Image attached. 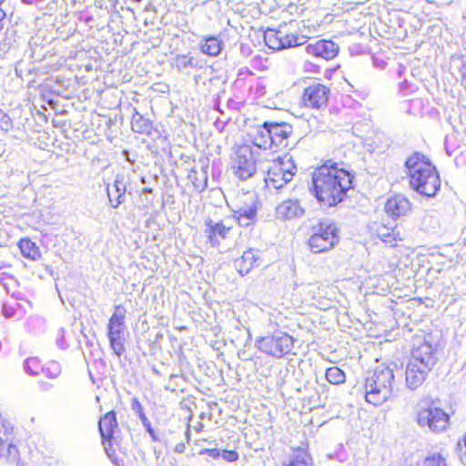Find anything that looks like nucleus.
<instances>
[{
  "label": "nucleus",
  "instance_id": "412c9836",
  "mask_svg": "<svg viewBox=\"0 0 466 466\" xmlns=\"http://www.w3.org/2000/svg\"><path fill=\"white\" fill-rule=\"evenodd\" d=\"M269 132V122H264L262 126L255 127L250 135L254 145L263 149L271 148L272 140Z\"/></svg>",
  "mask_w": 466,
  "mask_h": 466
},
{
  "label": "nucleus",
  "instance_id": "72a5a7b5",
  "mask_svg": "<svg viewBox=\"0 0 466 466\" xmlns=\"http://www.w3.org/2000/svg\"><path fill=\"white\" fill-rule=\"evenodd\" d=\"M235 214L243 217H251L253 219L257 218V207L255 205V198L251 197V205L248 207L239 208L238 210L235 211Z\"/></svg>",
  "mask_w": 466,
  "mask_h": 466
},
{
  "label": "nucleus",
  "instance_id": "7ed1b4c3",
  "mask_svg": "<svg viewBox=\"0 0 466 466\" xmlns=\"http://www.w3.org/2000/svg\"><path fill=\"white\" fill-rule=\"evenodd\" d=\"M411 187L421 195L433 197L441 187L435 167L423 155L415 153L405 162Z\"/></svg>",
  "mask_w": 466,
  "mask_h": 466
},
{
  "label": "nucleus",
  "instance_id": "8fccbe9b",
  "mask_svg": "<svg viewBox=\"0 0 466 466\" xmlns=\"http://www.w3.org/2000/svg\"><path fill=\"white\" fill-rule=\"evenodd\" d=\"M176 377H177V375H175V374H171V375H170V379H173V378H176Z\"/></svg>",
  "mask_w": 466,
  "mask_h": 466
},
{
  "label": "nucleus",
  "instance_id": "79ce46f5",
  "mask_svg": "<svg viewBox=\"0 0 466 466\" xmlns=\"http://www.w3.org/2000/svg\"><path fill=\"white\" fill-rule=\"evenodd\" d=\"M431 222H435L431 216H430V215H424L423 216V218H422V227L424 228L425 230H429L430 229V226H431Z\"/></svg>",
  "mask_w": 466,
  "mask_h": 466
},
{
  "label": "nucleus",
  "instance_id": "de8ad7c7",
  "mask_svg": "<svg viewBox=\"0 0 466 466\" xmlns=\"http://www.w3.org/2000/svg\"><path fill=\"white\" fill-rule=\"evenodd\" d=\"M144 191H145V192H147V193H149V194H151V193H152V190H151V189H148V188H145V189H144Z\"/></svg>",
  "mask_w": 466,
  "mask_h": 466
},
{
  "label": "nucleus",
  "instance_id": "6ab92c4d",
  "mask_svg": "<svg viewBox=\"0 0 466 466\" xmlns=\"http://www.w3.org/2000/svg\"><path fill=\"white\" fill-rule=\"evenodd\" d=\"M410 210V203L402 195H396L389 198L385 204V211L393 218L406 216Z\"/></svg>",
  "mask_w": 466,
  "mask_h": 466
},
{
  "label": "nucleus",
  "instance_id": "a878e982",
  "mask_svg": "<svg viewBox=\"0 0 466 466\" xmlns=\"http://www.w3.org/2000/svg\"><path fill=\"white\" fill-rule=\"evenodd\" d=\"M222 42L215 36L207 37L205 44L201 45L202 53L210 56H217L222 50Z\"/></svg>",
  "mask_w": 466,
  "mask_h": 466
},
{
  "label": "nucleus",
  "instance_id": "ea45409f",
  "mask_svg": "<svg viewBox=\"0 0 466 466\" xmlns=\"http://www.w3.org/2000/svg\"><path fill=\"white\" fill-rule=\"evenodd\" d=\"M234 217L236 218V219L238 220V223L241 227H249L256 222V219H253L251 217L248 218V216L243 217V216L235 214Z\"/></svg>",
  "mask_w": 466,
  "mask_h": 466
},
{
  "label": "nucleus",
  "instance_id": "cd10ccee",
  "mask_svg": "<svg viewBox=\"0 0 466 466\" xmlns=\"http://www.w3.org/2000/svg\"><path fill=\"white\" fill-rule=\"evenodd\" d=\"M271 165H278L281 167V171L286 175L289 173L292 175V177L295 175L296 166L291 157L285 155L283 157H279L277 160H274Z\"/></svg>",
  "mask_w": 466,
  "mask_h": 466
},
{
  "label": "nucleus",
  "instance_id": "09e8293b",
  "mask_svg": "<svg viewBox=\"0 0 466 466\" xmlns=\"http://www.w3.org/2000/svg\"><path fill=\"white\" fill-rule=\"evenodd\" d=\"M3 286L5 289V290L8 292L7 285L5 283H3Z\"/></svg>",
  "mask_w": 466,
  "mask_h": 466
},
{
  "label": "nucleus",
  "instance_id": "7c9ffc66",
  "mask_svg": "<svg viewBox=\"0 0 466 466\" xmlns=\"http://www.w3.org/2000/svg\"><path fill=\"white\" fill-rule=\"evenodd\" d=\"M19 248L22 254L26 258L35 259L39 256L38 248L29 239H22L19 243Z\"/></svg>",
  "mask_w": 466,
  "mask_h": 466
},
{
  "label": "nucleus",
  "instance_id": "c756f323",
  "mask_svg": "<svg viewBox=\"0 0 466 466\" xmlns=\"http://www.w3.org/2000/svg\"><path fill=\"white\" fill-rule=\"evenodd\" d=\"M173 66L178 71L193 68L197 66L194 57L189 55H177L174 58Z\"/></svg>",
  "mask_w": 466,
  "mask_h": 466
},
{
  "label": "nucleus",
  "instance_id": "c85d7f7f",
  "mask_svg": "<svg viewBox=\"0 0 466 466\" xmlns=\"http://www.w3.org/2000/svg\"><path fill=\"white\" fill-rule=\"evenodd\" d=\"M311 459L304 451L294 452L289 459V462L285 466H310Z\"/></svg>",
  "mask_w": 466,
  "mask_h": 466
},
{
  "label": "nucleus",
  "instance_id": "1a4fd4ad",
  "mask_svg": "<svg viewBox=\"0 0 466 466\" xmlns=\"http://www.w3.org/2000/svg\"><path fill=\"white\" fill-rule=\"evenodd\" d=\"M329 89L322 84L314 83L305 88L302 103L305 106L319 109L326 106Z\"/></svg>",
  "mask_w": 466,
  "mask_h": 466
},
{
  "label": "nucleus",
  "instance_id": "f03ea898",
  "mask_svg": "<svg viewBox=\"0 0 466 466\" xmlns=\"http://www.w3.org/2000/svg\"><path fill=\"white\" fill-rule=\"evenodd\" d=\"M397 364H380L366 378L365 398L367 402L379 406L396 395L395 372H400Z\"/></svg>",
  "mask_w": 466,
  "mask_h": 466
},
{
  "label": "nucleus",
  "instance_id": "4be33fe9",
  "mask_svg": "<svg viewBox=\"0 0 466 466\" xmlns=\"http://www.w3.org/2000/svg\"><path fill=\"white\" fill-rule=\"evenodd\" d=\"M133 111L131 118L132 130L142 135H149L153 128L152 122L140 115L136 108H133Z\"/></svg>",
  "mask_w": 466,
  "mask_h": 466
},
{
  "label": "nucleus",
  "instance_id": "c9c22d12",
  "mask_svg": "<svg viewBox=\"0 0 466 466\" xmlns=\"http://www.w3.org/2000/svg\"><path fill=\"white\" fill-rule=\"evenodd\" d=\"M422 466H446L445 460L439 454L428 457Z\"/></svg>",
  "mask_w": 466,
  "mask_h": 466
},
{
  "label": "nucleus",
  "instance_id": "a211bd4d",
  "mask_svg": "<svg viewBox=\"0 0 466 466\" xmlns=\"http://www.w3.org/2000/svg\"><path fill=\"white\" fill-rule=\"evenodd\" d=\"M259 265V256L257 250L249 248L242 256L234 261V267L241 276H245L250 270Z\"/></svg>",
  "mask_w": 466,
  "mask_h": 466
},
{
  "label": "nucleus",
  "instance_id": "e433bc0d",
  "mask_svg": "<svg viewBox=\"0 0 466 466\" xmlns=\"http://www.w3.org/2000/svg\"><path fill=\"white\" fill-rule=\"evenodd\" d=\"M12 37L13 34L11 35H8L7 33L5 34V38L0 41V53L5 54L10 49L13 44Z\"/></svg>",
  "mask_w": 466,
  "mask_h": 466
},
{
  "label": "nucleus",
  "instance_id": "bb28decb",
  "mask_svg": "<svg viewBox=\"0 0 466 466\" xmlns=\"http://www.w3.org/2000/svg\"><path fill=\"white\" fill-rule=\"evenodd\" d=\"M187 178L190 180L197 191L202 192L208 186V177L205 172H202L199 175L196 170H191Z\"/></svg>",
  "mask_w": 466,
  "mask_h": 466
},
{
  "label": "nucleus",
  "instance_id": "ddd939ff",
  "mask_svg": "<svg viewBox=\"0 0 466 466\" xmlns=\"http://www.w3.org/2000/svg\"><path fill=\"white\" fill-rule=\"evenodd\" d=\"M306 52L315 57L325 60L333 59L339 52V46L332 41L319 40L306 46Z\"/></svg>",
  "mask_w": 466,
  "mask_h": 466
},
{
  "label": "nucleus",
  "instance_id": "f3484780",
  "mask_svg": "<svg viewBox=\"0 0 466 466\" xmlns=\"http://www.w3.org/2000/svg\"><path fill=\"white\" fill-rule=\"evenodd\" d=\"M127 185L124 177L117 175L112 186H107L106 192L112 208H116L125 202Z\"/></svg>",
  "mask_w": 466,
  "mask_h": 466
},
{
  "label": "nucleus",
  "instance_id": "a18cd8bd",
  "mask_svg": "<svg viewBox=\"0 0 466 466\" xmlns=\"http://www.w3.org/2000/svg\"><path fill=\"white\" fill-rule=\"evenodd\" d=\"M5 145L0 142V157L5 153Z\"/></svg>",
  "mask_w": 466,
  "mask_h": 466
},
{
  "label": "nucleus",
  "instance_id": "37998d69",
  "mask_svg": "<svg viewBox=\"0 0 466 466\" xmlns=\"http://www.w3.org/2000/svg\"><path fill=\"white\" fill-rule=\"evenodd\" d=\"M205 452L212 458H218L221 455V451L218 449H208L205 451Z\"/></svg>",
  "mask_w": 466,
  "mask_h": 466
},
{
  "label": "nucleus",
  "instance_id": "0eeeda50",
  "mask_svg": "<svg viewBox=\"0 0 466 466\" xmlns=\"http://www.w3.org/2000/svg\"><path fill=\"white\" fill-rule=\"evenodd\" d=\"M417 422L432 432H441L449 426V415L441 408L429 406L418 411Z\"/></svg>",
  "mask_w": 466,
  "mask_h": 466
},
{
  "label": "nucleus",
  "instance_id": "2f4dec72",
  "mask_svg": "<svg viewBox=\"0 0 466 466\" xmlns=\"http://www.w3.org/2000/svg\"><path fill=\"white\" fill-rule=\"evenodd\" d=\"M344 372L338 367H331L326 370V379L332 384H341L345 381Z\"/></svg>",
  "mask_w": 466,
  "mask_h": 466
},
{
  "label": "nucleus",
  "instance_id": "58836bf2",
  "mask_svg": "<svg viewBox=\"0 0 466 466\" xmlns=\"http://www.w3.org/2000/svg\"><path fill=\"white\" fill-rule=\"evenodd\" d=\"M43 371L50 378H56L60 373V368L56 362L53 361L51 367L44 368Z\"/></svg>",
  "mask_w": 466,
  "mask_h": 466
},
{
  "label": "nucleus",
  "instance_id": "dca6fc26",
  "mask_svg": "<svg viewBox=\"0 0 466 466\" xmlns=\"http://www.w3.org/2000/svg\"><path fill=\"white\" fill-rule=\"evenodd\" d=\"M292 180V175L288 173L287 175L281 171V167L278 165H270L268 167L267 176L265 177L266 186L273 187L275 189H280L287 183Z\"/></svg>",
  "mask_w": 466,
  "mask_h": 466
},
{
  "label": "nucleus",
  "instance_id": "423d86ee",
  "mask_svg": "<svg viewBox=\"0 0 466 466\" xmlns=\"http://www.w3.org/2000/svg\"><path fill=\"white\" fill-rule=\"evenodd\" d=\"M338 242V228L328 221H322L314 228V233L309 239V246L314 253L329 250Z\"/></svg>",
  "mask_w": 466,
  "mask_h": 466
},
{
  "label": "nucleus",
  "instance_id": "5701e85b",
  "mask_svg": "<svg viewBox=\"0 0 466 466\" xmlns=\"http://www.w3.org/2000/svg\"><path fill=\"white\" fill-rule=\"evenodd\" d=\"M131 410L136 413L137 414L138 418L140 419L141 420V423L143 424V426L145 427L146 431L148 432V434L150 435V438L153 441H158V438L157 436L156 435L155 431H154V429L152 428L147 417L146 416V414L144 413V409H143V406L142 404L139 402V400L137 399V398H133L131 400Z\"/></svg>",
  "mask_w": 466,
  "mask_h": 466
},
{
  "label": "nucleus",
  "instance_id": "4c0bfd02",
  "mask_svg": "<svg viewBox=\"0 0 466 466\" xmlns=\"http://www.w3.org/2000/svg\"><path fill=\"white\" fill-rule=\"evenodd\" d=\"M12 127L11 118L0 109V128L9 130Z\"/></svg>",
  "mask_w": 466,
  "mask_h": 466
},
{
  "label": "nucleus",
  "instance_id": "a19ab883",
  "mask_svg": "<svg viewBox=\"0 0 466 466\" xmlns=\"http://www.w3.org/2000/svg\"><path fill=\"white\" fill-rule=\"evenodd\" d=\"M220 456L227 461H235L238 458L236 451L227 450L222 451Z\"/></svg>",
  "mask_w": 466,
  "mask_h": 466
},
{
  "label": "nucleus",
  "instance_id": "49530a36",
  "mask_svg": "<svg viewBox=\"0 0 466 466\" xmlns=\"http://www.w3.org/2000/svg\"><path fill=\"white\" fill-rule=\"evenodd\" d=\"M186 437H187V441H189V438H190V432H189V428L187 429L186 431Z\"/></svg>",
  "mask_w": 466,
  "mask_h": 466
},
{
  "label": "nucleus",
  "instance_id": "f704fd0d",
  "mask_svg": "<svg viewBox=\"0 0 466 466\" xmlns=\"http://www.w3.org/2000/svg\"><path fill=\"white\" fill-rule=\"evenodd\" d=\"M299 38L297 35H288L282 31L281 42H283V49L302 45V43L299 42Z\"/></svg>",
  "mask_w": 466,
  "mask_h": 466
},
{
  "label": "nucleus",
  "instance_id": "9d476101",
  "mask_svg": "<svg viewBox=\"0 0 466 466\" xmlns=\"http://www.w3.org/2000/svg\"><path fill=\"white\" fill-rule=\"evenodd\" d=\"M98 430L102 438L104 448L106 451H107V445H111V441L119 431L116 414L114 410L108 411L100 418L98 421Z\"/></svg>",
  "mask_w": 466,
  "mask_h": 466
},
{
  "label": "nucleus",
  "instance_id": "20e7f679",
  "mask_svg": "<svg viewBox=\"0 0 466 466\" xmlns=\"http://www.w3.org/2000/svg\"><path fill=\"white\" fill-rule=\"evenodd\" d=\"M126 313L127 310L123 306H116L107 324V338L110 348L118 357L122 356L126 350L125 342L128 334L125 324Z\"/></svg>",
  "mask_w": 466,
  "mask_h": 466
},
{
  "label": "nucleus",
  "instance_id": "4468645a",
  "mask_svg": "<svg viewBox=\"0 0 466 466\" xmlns=\"http://www.w3.org/2000/svg\"><path fill=\"white\" fill-rule=\"evenodd\" d=\"M204 226V235L212 247L219 244V238L225 239L231 228L222 222H215L212 219L205 220Z\"/></svg>",
  "mask_w": 466,
  "mask_h": 466
},
{
  "label": "nucleus",
  "instance_id": "6e6552de",
  "mask_svg": "<svg viewBox=\"0 0 466 466\" xmlns=\"http://www.w3.org/2000/svg\"><path fill=\"white\" fill-rule=\"evenodd\" d=\"M232 168L240 179H248L255 174L256 161L248 147H239L236 151Z\"/></svg>",
  "mask_w": 466,
  "mask_h": 466
},
{
  "label": "nucleus",
  "instance_id": "393cba45",
  "mask_svg": "<svg viewBox=\"0 0 466 466\" xmlns=\"http://www.w3.org/2000/svg\"><path fill=\"white\" fill-rule=\"evenodd\" d=\"M282 30L268 29L264 34L266 45L274 50L283 49V42H281Z\"/></svg>",
  "mask_w": 466,
  "mask_h": 466
},
{
  "label": "nucleus",
  "instance_id": "39448f33",
  "mask_svg": "<svg viewBox=\"0 0 466 466\" xmlns=\"http://www.w3.org/2000/svg\"><path fill=\"white\" fill-rule=\"evenodd\" d=\"M255 344L261 352L276 358H282L292 350L294 339L287 333L277 332L257 339Z\"/></svg>",
  "mask_w": 466,
  "mask_h": 466
},
{
  "label": "nucleus",
  "instance_id": "f257e3e1",
  "mask_svg": "<svg viewBox=\"0 0 466 466\" xmlns=\"http://www.w3.org/2000/svg\"><path fill=\"white\" fill-rule=\"evenodd\" d=\"M315 197L324 206L332 207L341 202L351 187L350 174L335 166L323 165L312 174Z\"/></svg>",
  "mask_w": 466,
  "mask_h": 466
},
{
  "label": "nucleus",
  "instance_id": "b1692460",
  "mask_svg": "<svg viewBox=\"0 0 466 466\" xmlns=\"http://www.w3.org/2000/svg\"><path fill=\"white\" fill-rule=\"evenodd\" d=\"M377 235L382 242L390 247L397 246V243L402 240L400 231H398L395 228H387L385 226H381L378 228Z\"/></svg>",
  "mask_w": 466,
  "mask_h": 466
},
{
  "label": "nucleus",
  "instance_id": "2eb2a0df",
  "mask_svg": "<svg viewBox=\"0 0 466 466\" xmlns=\"http://www.w3.org/2000/svg\"><path fill=\"white\" fill-rule=\"evenodd\" d=\"M269 134L272 140V147H287L288 138L293 132L291 125L286 122H269Z\"/></svg>",
  "mask_w": 466,
  "mask_h": 466
},
{
  "label": "nucleus",
  "instance_id": "aec40b11",
  "mask_svg": "<svg viewBox=\"0 0 466 466\" xmlns=\"http://www.w3.org/2000/svg\"><path fill=\"white\" fill-rule=\"evenodd\" d=\"M276 213L279 218L292 219L302 217L304 209L298 200L287 199L277 207Z\"/></svg>",
  "mask_w": 466,
  "mask_h": 466
},
{
  "label": "nucleus",
  "instance_id": "473e14b6",
  "mask_svg": "<svg viewBox=\"0 0 466 466\" xmlns=\"http://www.w3.org/2000/svg\"><path fill=\"white\" fill-rule=\"evenodd\" d=\"M24 370L30 376H36L39 374V370H43L40 361L37 358H28L24 362Z\"/></svg>",
  "mask_w": 466,
  "mask_h": 466
},
{
  "label": "nucleus",
  "instance_id": "9b49d317",
  "mask_svg": "<svg viewBox=\"0 0 466 466\" xmlns=\"http://www.w3.org/2000/svg\"><path fill=\"white\" fill-rule=\"evenodd\" d=\"M409 361L433 368L437 361L435 349L426 341L414 345Z\"/></svg>",
  "mask_w": 466,
  "mask_h": 466
},
{
  "label": "nucleus",
  "instance_id": "f8f14e48",
  "mask_svg": "<svg viewBox=\"0 0 466 466\" xmlns=\"http://www.w3.org/2000/svg\"><path fill=\"white\" fill-rule=\"evenodd\" d=\"M432 368L408 361L405 370L406 386L410 390H417L425 381Z\"/></svg>",
  "mask_w": 466,
  "mask_h": 466
},
{
  "label": "nucleus",
  "instance_id": "c03bdc74",
  "mask_svg": "<svg viewBox=\"0 0 466 466\" xmlns=\"http://www.w3.org/2000/svg\"><path fill=\"white\" fill-rule=\"evenodd\" d=\"M184 451H185V444L179 443V444L176 445V447H175L176 452L182 453V452H184Z\"/></svg>",
  "mask_w": 466,
  "mask_h": 466
}]
</instances>
